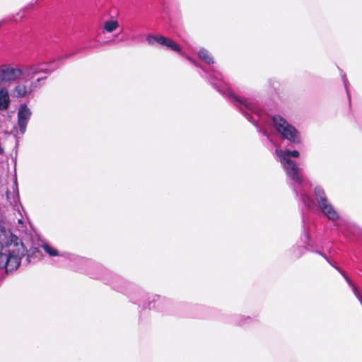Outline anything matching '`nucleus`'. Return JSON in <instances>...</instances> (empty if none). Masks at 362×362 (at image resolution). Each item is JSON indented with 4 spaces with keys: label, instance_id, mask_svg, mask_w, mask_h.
Returning <instances> with one entry per match:
<instances>
[{
    "label": "nucleus",
    "instance_id": "obj_3",
    "mask_svg": "<svg viewBox=\"0 0 362 362\" xmlns=\"http://www.w3.org/2000/svg\"><path fill=\"white\" fill-rule=\"evenodd\" d=\"M275 155L285 170L287 176L297 184H301L303 177L300 170L296 163L291 158H298L300 153L297 150L276 149Z\"/></svg>",
    "mask_w": 362,
    "mask_h": 362
},
{
    "label": "nucleus",
    "instance_id": "obj_13",
    "mask_svg": "<svg viewBox=\"0 0 362 362\" xmlns=\"http://www.w3.org/2000/svg\"><path fill=\"white\" fill-rule=\"evenodd\" d=\"M294 191L296 196L299 197L300 200L308 209H310L313 206L314 202L312 198L304 192H298L296 188H294Z\"/></svg>",
    "mask_w": 362,
    "mask_h": 362
},
{
    "label": "nucleus",
    "instance_id": "obj_11",
    "mask_svg": "<svg viewBox=\"0 0 362 362\" xmlns=\"http://www.w3.org/2000/svg\"><path fill=\"white\" fill-rule=\"evenodd\" d=\"M11 103L8 90L6 87L0 88V110H6Z\"/></svg>",
    "mask_w": 362,
    "mask_h": 362
},
{
    "label": "nucleus",
    "instance_id": "obj_12",
    "mask_svg": "<svg viewBox=\"0 0 362 362\" xmlns=\"http://www.w3.org/2000/svg\"><path fill=\"white\" fill-rule=\"evenodd\" d=\"M209 79L211 83L214 86L217 90L223 94H225V83L222 82L220 74L218 73H214L212 75H209Z\"/></svg>",
    "mask_w": 362,
    "mask_h": 362
},
{
    "label": "nucleus",
    "instance_id": "obj_24",
    "mask_svg": "<svg viewBox=\"0 0 362 362\" xmlns=\"http://www.w3.org/2000/svg\"><path fill=\"white\" fill-rule=\"evenodd\" d=\"M35 252H39L37 248H34L33 253H35Z\"/></svg>",
    "mask_w": 362,
    "mask_h": 362
},
{
    "label": "nucleus",
    "instance_id": "obj_10",
    "mask_svg": "<svg viewBox=\"0 0 362 362\" xmlns=\"http://www.w3.org/2000/svg\"><path fill=\"white\" fill-rule=\"evenodd\" d=\"M47 63H37L30 65L23 66L21 67L23 71V77L26 76L29 78H33L35 75L41 73L49 74L54 71L57 66Z\"/></svg>",
    "mask_w": 362,
    "mask_h": 362
},
{
    "label": "nucleus",
    "instance_id": "obj_15",
    "mask_svg": "<svg viewBox=\"0 0 362 362\" xmlns=\"http://www.w3.org/2000/svg\"><path fill=\"white\" fill-rule=\"evenodd\" d=\"M316 252L317 254H319L320 255H321L322 257H323L327 260V262H329L334 268H335L343 276V277L345 279V280L346 281L348 284L351 287V288H353L354 286H356L355 284L353 283V281L346 276V274L339 267H338L337 266H336L335 264L332 263L325 254H323L320 252Z\"/></svg>",
    "mask_w": 362,
    "mask_h": 362
},
{
    "label": "nucleus",
    "instance_id": "obj_9",
    "mask_svg": "<svg viewBox=\"0 0 362 362\" xmlns=\"http://www.w3.org/2000/svg\"><path fill=\"white\" fill-rule=\"evenodd\" d=\"M146 41L150 45H153L155 43H158V45L164 46L169 49L177 52L179 54H180L181 55L185 57L186 59L188 61H189L191 63L194 64L196 65L194 60L191 57L186 56L185 54H183L182 52L180 47L175 41H173V40H171L170 38H168L161 35H149L146 37Z\"/></svg>",
    "mask_w": 362,
    "mask_h": 362
},
{
    "label": "nucleus",
    "instance_id": "obj_8",
    "mask_svg": "<svg viewBox=\"0 0 362 362\" xmlns=\"http://www.w3.org/2000/svg\"><path fill=\"white\" fill-rule=\"evenodd\" d=\"M23 78L21 66L3 64L0 65V85L4 83H11Z\"/></svg>",
    "mask_w": 362,
    "mask_h": 362
},
{
    "label": "nucleus",
    "instance_id": "obj_2",
    "mask_svg": "<svg viewBox=\"0 0 362 362\" xmlns=\"http://www.w3.org/2000/svg\"><path fill=\"white\" fill-rule=\"evenodd\" d=\"M228 98L233 105L244 115L246 119L256 127L258 132L269 139L267 130L258 123V120H261V116L255 105L247 99L241 98L231 92H228Z\"/></svg>",
    "mask_w": 362,
    "mask_h": 362
},
{
    "label": "nucleus",
    "instance_id": "obj_20",
    "mask_svg": "<svg viewBox=\"0 0 362 362\" xmlns=\"http://www.w3.org/2000/svg\"><path fill=\"white\" fill-rule=\"evenodd\" d=\"M341 233V234L345 236L348 237L349 234V228H351V225L349 223H336L334 225Z\"/></svg>",
    "mask_w": 362,
    "mask_h": 362
},
{
    "label": "nucleus",
    "instance_id": "obj_22",
    "mask_svg": "<svg viewBox=\"0 0 362 362\" xmlns=\"http://www.w3.org/2000/svg\"><path fill=\"white\" fill-rule=\"evenodd\" d=\"M303 236H304V238L308 241L307 244L309 245L308 241L310 240V237H309L308 233L306 231L304 232Z\"/></svg>",
    "mask_w": 362,
    "mask_h": 362
},
{
    "label": "nucleus",
    "instance_id": "obj_7",
    "mask_svg": "<svg viewBox=\"0 0 362 362\" xmlns=\"http://www.w3.org/2000/svg\"><path fill=\"white\" fill-rule=\"evenodd\" d=\"M46 76L38 78L35 81L30 83H28V81L17 82L11 89L12 97L17 99H21L30 95L35 89L40 88V85H39V83L42 81L46 79Z\"/></svg>",
    "mask_w": 362,
    "mask_h": 362
},
{
    "label": "nucleus",
    "instance_id": "obj_25",
    "mask_svg": "<svg viewBox=\"0 0 362 362\" xmlns=\"http://www.w3.org/2000/svg\"><path fill=\"white\" fill-rule=\"evenodd\" d=\"M27 261H28V262H30V255H28Z\"/></svg>",
    "mask_w": 362,
    "mask_h": 362
},
{
    "label": "nucleus",
    "instance_id": "obj_21",
    "mask_svg": "<svg viewBox=\"0 0 362 362\" xmlns=\"http://www.w3.org/2000/svg\"><path fill=\"white\" fill-rule=\"evenodd\" d=\"M252 320V318L248 316H239L235 321L236 325L239 326H243L247 324V322H250Z\"/></svg>",
    "mask_w": 362,
    "mask_h": 362
},
{
    "label": "nucleus",
    "instance_id": "obj_17",
    "mask_svg": "<svg viewBox=\"0 0 362 362\" xmlns=\"http://www.w3.org/2000/svg\"><path fill=\"white\" fill-rule=\"evenodd\" d=\"M166 301V298L163 296H161L160 295H151L149 297V308L150 309H158L159 310L160 308H156L155 303H165Z\"/></svg>",
    "mask_w": 362,
    "mask_h": 362
},
{
    "label": "nucleus",
    "instance_id": "obj_19",
    "mask_svg": "<svg viewBox=\"0 0 362 362\" xmlns=\"http://www.w3.org/2000/svg\"><path fill=\"white\" fill-rule=\"evenodd\" d=\"M42 248L50 257H57L61 255L59 251L55 247H52V245L47 243H43L42 245Z\"/></svg>",
    "mask_w": 362,
    "mask_h": 362
},
{
    "label": "nucleus",
    "instance_id": "obj_4",
    "mask_svg": "<svg viewBox=\"0 0 362 362\" xmlns=\"http://www.w3.org/2000/svg\"><path fill=\"white\" fill-rule=\"evenodd\" d=\"M313 194L317 209L329 220L334 222L339 219L340 215L329 199L325 189L321 186H315Z\"/></svg>",
    "mask_w": 362,
    "mask_h": 362
},
{
    "label": "nucleus",
    "instance_id": "obj_23",
    "mask_svg": "<svg viewBox=\"0 0 362 362\" xmlns=\"http://www.w3.org/2000/svg\"><path fill=\"white\" fill-rule=\"evenodd\" d=\"M298 249L300 250V252L298 254H297V255H295V257H298V258L301 256V255L303 254V250H305V248H298Z\"/></svg>",
    "mask_w": 362,
    "mask_h": 362
},
{
    "label": "nucleus",
    "instance_id": "obj_6",
    "mask_svg": "<svg viewBox=\"0 0 362 362\" xmlns=\"http://www.w3.org/2000/svg\"><path fill=\"white\" fill-rule=\"evenodd\" d=\"M32 114L31 110L25 103L19 105L17 111V126L14 127L12 132L16 137L25 134Z\"/></svg>",
    "mask_w": 362,
    "mask_h": 362
},
{
    "label": "nucleus",
    "instance_id": "obj_1",
    "mask_svg": "<svg viewBox=\"0 0 362 362\" xmlns=\"http://www.w3.org/2000/svg\"><path fill=\"white\" fill-rule=\"evenodd\" d=\"M25 252L18 237L0 226V269H5L6 272L17 269Z\"/></svg>",
    "mask_w": 362,
    "mask_h": 362
},
{
    "label": "nucleus",
    "instance_id": "obj_18",
    "mask_svg": "<svg viewBox=\"0 0 362 362\" xmlns=\"http://www.w3.org/2000/svg\"><path fill=\"white\" fill-rule=\"evenodd\" d=\"M119 27V23L115 20H108L103 23V29L107 33H112Z\"/></svg>",
    "mask_w": 362,
    "mask_h": 362
},
{
    "label": "nucleus",
    "instance_id": "obj_16",
    "mask_svg": "<svg viewBox=\"0 0 362 362\" xmlns=\"http://www.w3.org/2000/svg\"><path fill=\"white\" fill-rule=\"evenodd\" d=\"M198 56L200 59L206 64H211L214 62V58L210 52L204 48H202L199 50Z\"/></svg>",
    "mask_w": 362,
    "mask_h": 362
},
{
    "label": "nucleus",
    "instance_id": "obj_14",
    "mask_svg": "<svg viewBox=\"0 0 362 362\" xmlns=\"http://www.w3.org/2000/svg\"><path fill=\"white\" fill-rule=\"evenodd\" d=\"M316 252L317 254H319L320 255H321L322 257H323L327 260V262H329L334 268H335L343 276V277L345 279V280L346 281L348 284L351 287V288H353L354 286H356L355 284L353 283V281L346 276V274L339 267H338L337 266H336L335 264L332 263L325 254H323L320 252Z\"/></svg>",
    "mask_w": 362,
    "mask_h": 362
},
{
    "label": "nucleus",
    "instance_id": "obj_5",
    "mask_svg": "<svg viewBox=\"0 0 362 362\" xmlns=\"http://www.w3.org/2000/svg\"><path fill=\"white\" fill-rule=\"evenodd\" d=\"M272 122L276 132L283 139L294 144H300L301 136L300 132L284 118L279 115H275L272 118Z\"/></svg>",
    "mask_w": 362,
    "mask_h": 362
}]
</instances>
